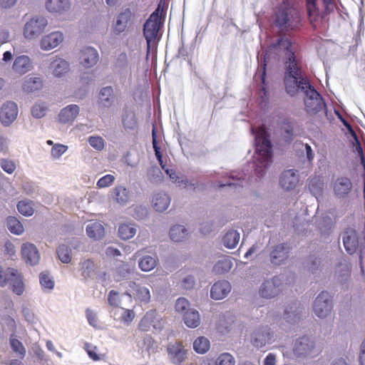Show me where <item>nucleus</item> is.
I'll list each match as a JSON object with an SVG mask.
<instances>
[{
	"label": "nucleus",
	"mask_w": 365,
	"mask_h": 365,
	"mask_svg": "<svg viewBox=\"0 0 365 365\" xmlns=\"http://www.w3.org/2000/svg\"><path fill=\"white\" fill-rule=\"evenodd\" d=\"M19 212L24 216H31L34 212V207L32 201L21 200L17 204Z\"/></svg>",
	"instance_id": "52"
},
{
	"label": "nucleus",
	"mask_w": 365,
	"mask_h": 365,
	"mask_svg": "<svg viewBox=\"0 0 365 365\" xmlns=\"http://www.w3.org/2000/svg\"><path fill=\"white\" fill-rule=\"evenodd\" d=\"M165 324L163 317L155 309L147 312L138 324L142 331H148L153 328L157 331H161Z\"/></svg>",
	"instance_id": "10"
},
{
	"label": "nucleus",
	"mask_w": 365,
	"mask_h": 365,
	"mask_svg": "<svg viewBox=\"0 0 365 365\" xmlns=\"http://www.w3.org/2000/svg\"><path fill=\"white\" fill-rule=\"evenodd\" d=\"M134 13L130 9H125L118 14L112 25V31L115 35H120L125 32L132 23Z\"/></svg>",
	"instance_id": "16"
},
{
	"label": "nucleus",
	"mask_w": 365,
	"mask_h": 365,
	"mask_svg": "<svg viewBox=\"0 0 365 365\" xmlns=\"http://www.w3.org/2000/svg\"><path fill=\"white\" fill-rule=\"evenodd\" d=\"M57 254L59 259L63 263L68 264L71 261V248L67 245H60L57 250Z\"/></svg>",
	"instance_id": "56"
},
{
	"label": "nucleus",
	"mask_w": 365,
	"mask_h": 365,
	"mask_svg": "<svg viewBox=\"0 0 365 365\" xmlns=\"http://www.w3.org/2000/svg\"><path fill=\"white\" fill-rule=\"evenodd\" d=\"M48 19L41 15H36L28 19L24 27L22 34L28 41L38 38L48 26Z\"/></svg>",
	"instance_id": "8"
},
{
	"label": "nucleus",
	"mask_w": 365,
	"mask_h": 365,
	"mask_svg": "<svg viewBox=\"0 0 365 365\" xmlns=\"http://www.w3.org/2000/svg\"><path fill=\"white\" fill-rule=\"evenodd\" d=\"M240 234L236 230H229L223 237V244L228 249L235 248L239 243Z\"/></svg>",
	"instance_id": "41"
},
{
	"label": "nucleus",
	"mask_w": 365,
	"mask_h": 365,
	"mask_svg": "<svg viewBox=\"0 0 365 365\" xmlns=\"http://www.w3.org/2000/svg\"><path fill=\"white\" fill-rule=\"evenodd\" d=\"M113 200L120 205H125L130 201L131 194L124 186H118L113 191Z\"/></svg>",
	"instance_id": "34"
},
{
	"label": "nucleus",
	"mask_w": 365,
	"mask_h": 365,
	"mask_svg": "<svg viewBox=\"0 0 365 365\" xmlns=\"http://www.w3.org/2000/svg\"><path fill=\"white\" fill-rule=\"evenodd\" d=\"M215 365H235V359L230 353L220 354L214 361Z\"/></svg>",
	"instance_id": "55"
},
{
	"label": "nucleus",
	"mask_w": 365,
	"mask_h": 365,
	"mask_svg": "<svg viewBox=\"0 0 365 365\" xmlns=\"http://www.w3.org/2000/svg\"><path fill=\"white\" fill-rule=\"evenodd\" d=\"M294 122L289 119L285 118L282 121V130L284 134V138L286 141L290 142L294 136Z\"/></svg>",
	"instance_id": "51"
},
{
	"label": "nucleus",
	"mask_w": 365,
	"mask_h": 365,
	"mask_svg": "<svg viewBox=\"0 0 365 365\" xmlns=\"http://www.w3.org/2000/svg\"><path fill=\"white\" fill-rule=\"evenodd\" d=\"M68 150V146L63 144H55L51 148V155L53 158L58 159Z\"/></svg>",
	"instance_id": "63"
},
{
	"label": "nucleus",
	"mask_w": 365,
	"mask_h": 365,
	"mask_svg": "<svg viewBox=\"0 0 365 365\" xmlns=\"http://www.w3.org/2000/svg\"><path fill=\"white\" fill-rule=\"evenodd\" d=\"M39 282L44 292H51L54 288V281L47 272H41L39 274Z\"/></svg>",
	"instance_id": "47"
},
{
	"label": "nucleus",
	"mask_w": 365,
	"mask_h": 365,
	"mask_svg": "<svg viewBox=\"0 0 365 365\" xmlns=\"http://www.w3.org/2000/svg\"><path fill=\"white\" fill-rule=\"evenodd\" d=\"M130 287L132 295L136 301L144 304L150 302L151 294L148 287L135 282H130Z\"/></svg>",
	"instance_id": "26"
},
{
	"label": "nucleus",
	"mask_w": 365,
	"mask_h": 365,
	"mask_svg": "<svg viewBox=\"0 0 365 365\" xmlns=\"http://www.w3.org/2000/svg\"><path fill=\"white\" fill-rule=\"evenodd\" d=\"M230 291V283L226 280H220L212 286L210 297L215 300H220L226 297Z\"/></svg>",
	"instance_id": "28"
},
{
	"label": "nucleus",
	"mask_w": 365,
	"mask_h": 365,
	"mask_svg": "<svg viewBox=\"0 0 365 365\" xmlns=\"http://www.w3.org/2000/svg\"><path fill=\"white\" fill-rule=\"evenodd\" d=\"M331 309L332 305L329 293L327 291L321 292L313 304L314 314L320 319H324L330 314Z\"/></svg>",
	"instance_id": "13"
},
{
	"label": "nucleus",
	"mask_w": 365,
	"mask_h": 365,
	"mask_svg": "<svg viewBox=\"0 0 365 365\" xmlns=\"http://www.w3.org/2000/svg\"><path fill=\"white\" fill-rule=\"evenodd\" d=\"M19 113L18 106L13 101H6L0 108V122L4 127L10 126L16 119Z\"/></svg>",
	"instance_id": "17"
},
{
	"label": "nucleus",
	"mask_w": 365,
	"mask_h": 365,
	"mask_svg": "<svg viewBox=\"0 0 365 365\" xmlns=\"http://www.w3.org/2000/svg\"><path fill=\"white\" fill-rule=\"evenodd\" d=\"M113 103V90L111 86L103 87L99 93V104L104 108H110Z\"/></svg>",
	"instance_id": "37"
},
{
	"label": "nucleus",
	"mask_w": 365,
	"mask_h": 365,
	"mask_svg": "<svg viewBox=\"0 0 365 365\" xmlns=\"http://www.w3.org/2000/svg\"><path fill=\"white\" fill-rule=\"evenodd\" d=\"M137 232V225L134 223H123L118 227L119 237L124 240L133 238Z\"/></svg>",
	"instance_id": "38"
},
{
	"label": "nucleus",
	"mask_w": 365,
	"mask_h": 365,
	"mask_svg": "<svg viewBox=\"0 0 365 365\" xmlns=\"http://www.w3.org/2000/svg\"><path fill=\"white\" fill-rule=\"evenodd\" d=\"M335 279L337 284L351 281V267L348 264H341L335 272Z\"/></svg>",
	"instance_id": "39"
},
{
	"label": "nucleus",
	"mask_w": 365,
	"mask_h": 365,
	"mask_svg": "<svg viewBox=\"0 0 365 365\" xmlns=\"http://www.w3.org/2000/svg\"><path fill=\"white\" fill-rule=\"evenodd\" d=\"M33 68V61L26 55H21L16 57L12 65L13 71L19 76H23L31 71Z\"/></svg>",
	"instance_id": "24"
},
{
	"label": "nucleus",
	"mask_w": 365,
	"mask_h": 365,
	"mask_svg": "<svg viewBox=\"0 0 365 365\" xmlns=\"http://www.w3.org/2000/svg\"><path fill=\"white\" fill-rule=\"evenodd\" d=\"M340 239L346 252L349 255H355L360 245L359 235L353 227H346L340 234Z\"/></svg>",
	"instance_id": "11"
},
{
	"label": "nucleus",
	"mask_w": 365,
	"mask_h": 365,
	"mask_svg": "<svg viewBox=\"0 0 365 365\" xmlns=\"http://www.w3.org/2000/svg\"><path fill=\"white\" fill-rule=\"evenodd\" d=\"M125 296H128L129 298L131 297V294H120L118 292L111 290L108 296V304L112 307H118L120 305L121 299Z\"/></svg>",
	"instance_id": "54"
},
{
	"label": "nucleus",
	"mask_w": 365,
	"mask_h": 365,
	"mask_svg": "<svg viewBox=\"0 0 365 365\" xmlns=\"http://www.w3.org/2000/svg\"><path fill=\"white\" fill-rule=\"evenodd\" d=\"M79 106L71 104L62 108L58 114V120L61 123H72L79 114Z\"/></svg>",
	"instance_id": "29"
},
{
	"label": "nucleus",
	"mask_w": 365,
	"mask_h": 365,
	"mask_svg": "<svg viewBox=\"0 0 365 365\" xmlns=\"http://www.w3.org/2000/svg\"><path fill=\"white\" fill-rule=\"evenodd\" d=\"M255 135V173L258 177L265 173V170L272 161V146L269 136L264 128H259Z\"/></svg>",
	"instance_id": "1"
},
{
	"label": "nucleus",
	"mask_w": 365,
	"mask_h": 365,
	"mask_svg": "<svg viewBox=\"0 0 365 365\" xmlns=\"http://www.w3.org/2000/svg\"><path fill=\"white\" fill-rule=\"evenodd\" d=\"M123 124L125 130H134L138 123L135 114L131 111H126L123 116Z\"/></svg>",
	"instance_id": "50"
},
{
	"label": "nucleus",
	"mask_w": 365,
	"mask_h": 365,
	"mask_svg": "<svg viewBox=\"0 0 365 365\" xmlns=\"http://www.w3.org/2000/svg\"><path fill=\"white\" fill-rule=\"evenodd\" d=\"M0 166L2 170L8 174L14 173L16 168L15 162L13 160L8 158L1 159Z\"/></svg>",
	"instance_id": "58"
},
{
	"label": "nucleus",
	"mask_w": 365,
	"mask_h": 365,
	"mask_svg": "<svg viewBox=\"0 0 365 365\" xmlns=\"http://www.w3.org/2000/svg\"><path fill=\"white\" fill-rule=\"evenodd\" d=\"M166 173L169 175L170 179L179 185H183L185 187H191L193 190L196 189L195 183L190 182L187 179H184L183 177H180L177 175L176 172L173 169L165 170Z\"/></svg>",
	"instance_id": "49"
},
{
	"label": "nucleus",
	"mask_w": 365,
	"mask_h": 365,
	"mask_svg": "<svg viewBox=\"0 0 365 365\" xmlns=\"http://www.w3.org/2000/svg\"><path fill=\"white\" fill-rule=\"evenodd\" d=\"M43 81L39 76H28L23 79L22 89L26 93H34L43 88Z\"/></svg>",
	"instance_id": "31"
},
{
	"label": "nucleus",
	"mask_w": 365,
	"mask_h": 365,
	"mask_svg": "<svg viewBox=\"0 0 365 365\" xmlns=\"http://www.w3.org/2000/svg\"><path fill=\"white\" fill-rule=\"evenodd\" d=\"M245 176V174L244 173H237L235 171L232 172L230 175V178L232 180H237L236 182H229L226 184H220L219 186L220 187H223L225 186H242V180H244Z\"/></svg>",
	"instance_id": "57"
},
{
	"label": "nucleus",
	"mask_w": 365,
	"mask_h": 365,
	"mask_svg": "<svg viewBox=\"0 0 365 365\" xmlns=\"http://www.w3.org/2000/svg\"><path fill=\"white\" fill-rule=\"evenodd\" d=\"M285 66L284 86L287 93L292 96L299 91L304 93L311 86L302 71L299 62H289Z\"/></svg>",
	"instance_id": "2"
},
{
	"label": "nucleus",
	"mask_w": 365,
	"mask_h": 365,
	"mask_svg": "<svg viewBox=\"0 0 365 365\" xmlns=\"http://www.w3.org/2000/svg\"><path fill=\"white\" fill-rule=\"evenodd\" d=\"M187 235V230L180 225L173 226L170 230V237L174 242H180Z\"/></svg>",
	"instance_id": "43"
},
{
	"label": "nucleus",
	"mask_w": 365,
	"mask_h": 365,
	"mask_svg": "<svg viewBox=\"0 0 365 365\" xmlns=\"http://www.w3.org/2000/svg\"><path fill=\"white\" fill-rule=\"evenodd\" d=\"M301 21L299 11L288 2H284L277 8L275 12V24L283 32H289L298 29Z\"/></svg>",
	"instance_id": "3"
},
{
	"label": "nucleus",
	"mask_w": 365,
	"mask_h": 365,
	"mask_svg": "<svg viewBox=\"0 0 365 365\" xmlns=\"http://www.w3.org/2000/svg\"><path fill=\"white\" fill-rule=\"evenodd\" d=\"M8 230L14 235H21L24 231V227L21 222L15 217L10 216L6 220Z\"/></svg>",
	"instance_id": "46"
},
{
	"label": "nucleus",
	"mask_w": 365,
	"mask_h": 365,
	"mask_svg": "<svg viewBox=\"0 0 365 365\" xmlns=\"http://www.w3.org/2000/svg\"><path fill=\"white\" fill-rule=\"evenodd\" d=\"M49 71L56 78H61L70 71V63L63 58L55 56L51 59Z\"/></svg>",
	"instance_id": "22"
},
{
	"label": "nucleus",
	"mask_w": 365,
	"mask_h": 365,
	"mask_svg": "<svg viewBox=\"0 0 365 365\" xmlns=\"http://www.w3.org/2000/svg\"><path fill=\"white\" fill-rule=\"evenodd\" d=\"M289 247L286 244L277 245L270 253V259L272 264H280L288 258Z\"/></svg>",
	"instance_id": "32"
},
{
	"label": "nucleus",
	"mask_w": 365,
	"mask_h": 365,
	"mask_svg": "<svg viewBox=\"0 0 365 365\" xmlns=\"http://www.w3.org/2000/svg\"><path fill=\"white\" fill-rule=\"evenodd\" d=\"M8 284L17 295L24 292V284L19 272L14 268L4 269L0 264V287H4Z\"/></svg>",
	"instance_id": "7"
},
{
	"label": "nucleus",
	"mask_w": 365,
	"mask_h": 365,
	"mask_svg": "<svg viewBox=\"0 0 365 365\" xmlns=\"http://www.w3.org/2000/svg\"><path fill=\"white\" fill-rule=\"evenodd\" d=\"M9 344L12 351L16 355L21 359L24 358L26 356V348L23 343L17 339L16 335L14 333L9 336Z\"/></svg>",
	"instance_id": "40"
},
{
	"label": "nucleus",
	"mask_w": 365,
	"mask_h": 365,
	"mask_svg": "<svg viewBox=\"0 0 365 365\" xmlns=\"http://www.w3.org/2000/svg\"><path fill=\"white\" fill-rule=\"evenodd\" d=\"M184 323L189 328H196L200 324V317L198 311L192 308L187 309L182 317Z\"/></svg>",
	"instance_id": "35"
},
{
	"label": "nucleus",
	"mask_w": 365,
	"mask_h": 365,
	"mask_svg": "<svg viewBox=\"0 0 365 365\" xmlns=\"http://www.w3.org/2000/svg\"><path fill=\"white\" fill-rule=\"evenodd\" d=\"M64 40V35L60 31H51L41 36L39 46L42 51H49L57 48Z\"/></svg>",
	"instance_id": "19"
},
{
	"label": "nucleus",
	"mask_w": 365,
	"mask_h": 365,
	"mask_svg": "<svg viewBox=\"0 0 365 365\" xmlns=\"http://www.w3.org/2000/svg\"><path fill=\"white\" fill-rule=\"evenodd\" d=\"M99 60L98 51L91 46H86L81 49L78 62L85 68H90L97 64Z\"/></svg>",
	"instance_id": "21"
},
{
	"label": "nucleus",
	"mask_w": 365,
	"mask_h": 365,
	"mask_svg": "<svg viewBox=\"0 0 365 365\" xmlns=\"http://www.w3.org/2000/svg\"><path fill=\"white\" fill-rule=\"evenodd\" d=\"M162 10L158 6L143 25V36L147 43V56L156 47V39L161 24Z\"/></svg>",
	"instance_id": "5"
},
{
	"label": "nucleus",
	"mask_w": 365,
	"mask_h": 365,
	"mask_svg": "<svg viewBox=\"0 0 365 365\" xmlns=\"http://www.w3.org/2000/svg\"><path fill=\"white\" fill-rule=\"evenodd\" d=\"M131 271L132 268L128 264H123L118 268L116 271V280L120 281L128 277Z\"/></svg>",
	"instance_id": "62"
},
{
	"label": "nucleus",
	"mask_w": 365,
	"mask_h": 365,
	"mask_svg": "<svg viewBox=\"0 0 365 365\" xmlns=\"http://www.w3.org/2000/svg\"><path fill=\"white\" fill-rule=\"evenodd\" d=\"M232 267V262L228 257H224L214 265L213 272L217 274H222L229 272Z\"/></svg>",
	"instance_id": "48"
},
{
	"label": "nucleus",
	"mask_w": 365,
	"mask_h": 365,
	"mask_svg": "<svg viewBox=\"0 0 365 365\" xmlns=\"http://www.w3.org/2000/svg\"><path fill=\"white\" fill-rule=\"evenodd\" d=\"M283 283L279 277L264 280L259 289V294L265 299L277 297L282 291Z\"/></svg>",
	"instance_id": "14"
},
{
	"label": "nucleus",
	"mask_w": 365,
	"mask_h": 365,
	"mask_svg": "<svg viewBox=\"0 0 365 365\" xmlns=\"http://www.w3.org/2000/svg\"><path fill=\"white\" fill-rule=\"evenodd\" d=\"M86 317L87 319V321L91 327L97 329L99 327L98 325V314L96 311L88 308L86 309Z\"/></svg>",
	"instance_id": "59"
},
{
	"label": "nucleus",
	"mask_w": 365,
	"mask_h": 365,
	"mask_svg": "<svg viewBox=\"0 0 365 365\" xmlns=\"http://www.w3.org/2000/svg\"><path fill=\"white\" fill-rule=\"evenodd\" d=\"M304 106L308 113L315 114L325 108V103L320 94L311 86L304 93Z\"/></svg>",
	"instance_id": "12"
},
{
	"label": "nucleus",
	"mask_w": 365,
	"mask_h": 365,
	"mask_svg": "<svg viewBox=\"0 0 365 365\" xmlns=\"http://www.w3.org/2000/svg\"><path fill=\"white\" fill-rule=\"evenodd\" d=\"M86 233L90 238L101 240L105 234V230L99 222H90L86 227Z\"/></svg>",
	"instance_id": "36"
},
{
	"label": "nucleus",
	"mask_w": 365,
	"mask_h": 365,
	"mask_svg": "<svg viewBox=\"0 0 365 365\" xmlns=\"http://www.w3.org/2000/svg\"><path fill=\"white\" fill-rule=\"evenodd\" d=\"M210 348V341L205 336H199L193 341V349L197 354H205L209 351Z\"/></svg>",
	"instance_id": "45"
},
{
	"label": "nucleus",
	"mask_w": 365,
	"mask_h": 365,
	"mask_svg": "<svg viewBox=\"0 0 365 365\" xmlns=\"http://www.w3.org/2000/svg\"><path fill=\"white\" fill-rule=\"evenodd\" d=\"M21 253L26 263L36 265L40 260V255L36 247L30 242L24 243L21 246Z\"/></svg>",
	"instance_id": "27"
},
{
	"label": "nucleus",
	"mask_w": 365,
	"mask_h": 365,
	"mask_svg": "<svg viewBox=\"0 0 365 365\" xmlns=\"http://www.w3.org/2000/svg\"><path fill=\"white\" fill-rule=\"evenodd\" d=\"M157 260L156 256H144L139 260L138 267L143 272L151 271L156 267Z\"/></svg>",
	"instance_id": "44"
},
{
	"label": "nucleus",
	"mask_w": 365,
	"mask_h": 365,
	"mask_svg": "<svg viewBox=\"0 0 365 365\" xmlns=\"http://www.w3.org/2000/svg\"><path fill=\"white\" fill-rule=\"evenodd\" d=\"M296 50V44L292 43L287 37L281 36L276 42L272 43L266 51L264 61H269L272 58H279L284 56L285 65L289 64V62H297L295 56Z\"/></svg>",
	"instance_id": "4"
},
{
	"label": "nucleus",
	"mask_w": 365,
	"mask_h": 365,
	"mask_svg": "<svg viewBox=\"0 0 365 365\" xmlns=\"http://www.w3.org/2000/svg\"><path fill=\"white\" fill-rule=\"evenodd\" d=\"M292 352L296 358L304 359L318 356L321 350L314 338L303 336L294 341Z\"/></svg>",
	"instance_id": "6"
},
{
	"label": "nucleus",
	"mask_w": 365,
	"mask_h": 365,
	"mask_svg": "<svg viewBox=\"0 0 365 365\" xmlns=\"http://www.w3.org/2000/svg\"><path fill=\"white\" fill-rule=\"evenodd\" d=\"M48 110L46 103L42 101L36 102L31 108L32 116L35 118H41L46 115Z\"/></svg>",
	"instance_id": "53"
},
{
	"label": "nucleus",
	"mask_w": 365,
	"mask_h": 365,
	"mask_svg": "<svg viewBox=\"0 0 365 365\" xmlns=\"http://www.w3.org/2000/svg\"><path fill=\"white\" fill-rule=\"evenodd\" d=\"M88 141L90 145L96 150L101 151L105 147V141L101 136H90Z\"/></svg>",
	"instance_id": "60"
},
{
	"label": "nucleus",
	"mask_w": 365,
	"mask_h": 365,
	"mask_svg": "<svg viewBox=\"0 0 365 365\" xmlns=\"http://www.w3.org/2000/svg\"><path fill=\"white\" fill-rule=\"evenodd\" d=\"M170 204V196L164 192H158L153 195L152 205L155 211L163 212L166 210Z\"/></svg>",
	"instance_id": "30"
},
{
	"label": "nucleus",
	"mask_w": 365,
	"mask_h": 365,
	"mask_svg": "<svg viewBox=\"0 0 365 365\" xmlns=\"http://www.w3.org/2000/svg\"><path fill=\"white\" fill-rule=\"evenodd\" d=\"M332 189L336 198L346 199L353 190V182L347 176H338L332 183Z\"/></svg>",
	"instance_id": "15"
},
{
	"label": "nucleus",
	"mask_w": 365,
	"mask_h": 365,
	"mask_svg": "<svg viewBox=\"0 0 365 365\" xmlns=\"http://www.w3.org/2000/svg\"><path fill=\"white\" fill-rule=\"evenodd\" d=\"M79 264L81 276L84 279L91 277L96 269L94 262L90 259H85Z\"/></svg>",
	"instance_id": "42"
},
{
	"label": "nucleus",
	"mask_w": 365,
	"mask_h": 365,
	"mask_svg": "<svg viewBox=\"0 0 365 365\" xmlns=\"http://www.w3.org/2000/svg\"><path fill=\"white\" fill-rule=\"evenodd\" d=\"M307 11L310 17L324 19L336 8V0H307Z\"/></svg>",
	"instance_id": "9"
},
{
	"label": "nucleus",
	"mask_w": 365,
	"mask_h": 365,
	"mask_svg": "<svg viewBox=\"0 0 365 365\" xmlns=\"http://www.w3.org/2000/svg\"><path fill=\"white\" fill-rule=\"evenodd\" d=\"M274 341V334L267 327L257 329L251 335V343L257 348L264 347Z\"/></svg>",
	"instance_id": "18"
},
{
	"label": "nucleus",
	"mask_w": 365,
	"mask_h": 365,
	"mask_svg": "<svg viewBox=\"0 0 365 365\" xmlns=\"http://www.w3.org/2000/svg\"><path fill=\"white\" fill-rule=\"evenodd\" d=\"M299 182L297 171L290 169L284 170L280 176L279 184L287 191L294 189Z\"/></svg>",
	"instance_id": "25"
},
{
	"label": "nucleus",
	"mask_w": 365,
	"mask_h": 365,
	"mask_svg": "<svg viewBox=\"0 0 365 365\" xmlns=\"http://www.w3.org/2000/svg\"><path fill=\"white\" fill-rule=\"evenodd\" d=\"M167 351L170 360L175 365H181L187 358L188 351L181 342L170 343Z\"/></svg>",
	"instance_id": "20"
},
{
	"label": "nucleus",
	"mask_w": 365,
	"mask_h": 365,
	"mask_svg": "<svg viewBox=\"0 0 365 365\" xmlns=\"http://www.w3.org/2000/svg\"><path fill=\"white\" fill-rule=\"evenodd\" d=\"M175 311L178 313L183 314L190 309H192L190 302L184 297H180L177 299L175 305Z\"/></svg>",
	"instance_id": "61"
},
{
	"label": "nucleus",
	"mask_w": 365,
	"mask_h": 365,
	"mask_svg": "<svg viewBox=\"0 0 365 365\" xmlns=\"http://www.w3.org/2000/svg\"><path fill=\"white\" fill-rule=\"evenodd\" d=\"M45 6L49 13L61 15L70 11L72 0H46Z\"/></svg>",
	"instance_id": "23"
},
{
	"label": "nucleus",
	"mask_w": 365,
	"mask_h": 365,
	"mask_svg": "<svg viewBox=\"0 0 365 365\" xmlns=\"http://www.w3.org/2000/svg\"><path fill=\"white\" fill-rule=\"evenodd\" d=\"M115 180V177L112 175L108 174L101 178L97 182V187L98 188H104L109 187L113 184Z\"/></svg>",
	"instance_id": "64"
},
{
	"label": "nucleus",
	"mask_w": 365,
	"mask_h": 365,
	"mask_svg": "<svg viewBox=\"0 0 365 365\" xmlns=\"http://www.w3.org/2000/svg\"><path fill=\"white\" fill-rule=\"evenodd\" d=\"M303 315V309L297 303H294L286 307L284 312V319L290 324L298 322Z\"/></svg>",
	"instance_id": "33"
}]
</instances>
